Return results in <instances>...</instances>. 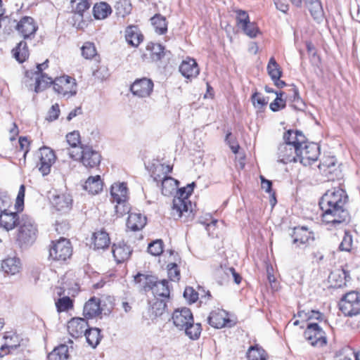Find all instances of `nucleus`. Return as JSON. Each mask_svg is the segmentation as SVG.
Listing matches in <instances>:
<instances>
[{"label": "nucleus", "instance_id": "54", "mask_svg": "<svg viewBox=\"0 0 360 360\" xmlns=\"http://www.w3.org/2000/svg\"><path fill=\"white\" fill-rule=\"evenodd\" d=\"M352 236L349 231L345 232L343 239L340 244V250L342 251L349 252L352 246Z\"/></svg>", "mask_w": 360, "mask_h": 360}, {"label": "nucleus", "instance_id": "30", "mask_svg": "<svg viewBox=\"0 0 360 360\" xmlns=\"http://www.w3.org/2000/svg\"><path fill=\"white\" fill-rule=\"evenodd\" d=\"M134 281L136 283L141 284L143 290L145 291L153 290V287L158 283L157 278L150 276V275H145L142 274H138L134 276Z\"/></svg>", "mask_w": 360, "mask_h": 360}, {"label": "nucleus", "instance_id": "41", "mask_svg": "<svg viewBox=\"0 0 360 360\" xmlns=\"http://www.w3.org/2000/svg\"><path fill=\"white\" fill-rule=\"evenodd\" d=\"M267 71L272 80H278V79H280L281 77L282 72L279 65L276 63L274 57L269 59L267 65Z\"/></svg>", "mask_w": 360, "mask_h": 360}, {"label": "nucleus", "instance_id": "58", "mask_svg": "<svg viewBox=\"0 0 360 360\" xmlns=\"http://www.w3.org/2000/svg\"><path fill=\"white\" fill-rule=\"evenodd\" d=\"M236 20L239 27L246 26L250 22L249 15L245 11L239 10L237 11Z\"/></svg>", "mask_w": 360, "mask_h": 360}, {"label": "nucleus", "instance_id": "50", "mask_svg": "<svg viewBox=\"0 0 360 360\" xmlns=\"http://www.w3.org/2000/svg\"><path fill=\"white\" fill-rule=\"evenodd\" d=\"M56 306L58 311H65L73 307L72 301L68 296H64L59 298L56 302Z\"/></svg>", "mask_w": 360, "mask_h": 360}, {"label": "nucleus", "instance_id": "61", "mask_svg": "<svg viewBox=\"0 0 360 360\" xmlns=\"http://www.w3.org/2000/svg\"><path fill=\"white\" fill-rule=\"evenodd\" d=\"M115 209V212L119 217L129 212V207L127 205V201L117 202Z\"/></svg>", "mask_w": 360, "mask_h": 360}, {"label": "nucleus", "instance_id": "62", "mask_svg": "<svg viewBox=\"0 0 360 360\" xmlns=\"http://www.w3.org/2000/svg\"><path fill=\"white\" fill-rule=\"evenodd\" d=\"M184 297L190 302H195L198 299V293L193 288L187 287L184 292Z\"/></svg>", "mask_w": 360, "mask_h": 360}, {"label": "nucleus", "instance_id": "17", "mask_svg": "<svg viewBox=\"0 0 360 360\" xmlns=\"http://www.w3.org/2000/svg\"><path fill=\"white\" fill-rule=\"evenodd\" d=\"M52 205L59 212H67L71 209L72 198L66 193H53L51 197Z\"/></svg>", "mask_w": 360, "mask_h": 360}, {"label": "nucleus", "instance_id": "32", "mask_svg": "<svg viewBox=\"0 0 360 360\" xmlns=\"http://www.w3.org/2000/svg\"><path fill=\"white\" fill-rule=\"evenodd\" d=\"M13 56L20 63H23L29 56L27 43L24 41L19 42L17 46L12 50Z\"/></svg>", "mask_w": 360, "mask_h": 360}, {"label": "nucleus", "instance_id": "55", "mask_svg": "<svg viewBox=\"0 0 360 360\" xmlns=\"http://www.w3.org/2000/svg\"><path fill=\"white\" fill-rule=\"evenodd\" d=\"M304 1L312 15L321 13V6L319 0H304Z\"/></svg>", "mask_w": 360, "mask_h": 360}, {"label": "nucleus", "instance_id": "9", "mask_svg": "<svg viewBox=\"0 0 360 360\" xmlns=\"http://www.w3.org/2000/svg\"><path fill=\"white\" fill-rule=\"evenodd\" d=\"M319 146L313 142L305 143L299 148L297 151V162L304 166L310 165L316 161L319 156Z\"/></svg>", "mask_w": 360, "mask_h": 360}, {"label": "nucleus", "instance_id": "27", "mask_svg": "<svg viewBox=\"0 0 360 360\" xmlns=\"http://www.w3.org/2000/svg\"><path fill=\"white\" fill-rule=\"evenodd\" d=\"M1 269L8 275H15L20 271V259L15 257H8L2 261Z\"/></svg>", "mask_w": 360, "mask_h": 360}, {"label": "nucleus", "instance_id": "7", "mask_svg": "<svg viewBox=\"0 0 360 360\" xmlns=\"http://www.w3.org/2000/svg\"><path fill=\"white\" fill-rule=\"evenodd\" d=\"M35 155L39 160L37 164L39 171L43 176L48 175L56 160L53 150L49 147L43 146L39 149Z\"/></svg>", "mask_w": 360, "mask_h": 360}, {"label": "nucleus", "instance_id": "36", "mask_svg": "<svg viewBox=\"0 0 360 360\" xmlns=\"http://www.w3.org/2000/svg\"><path fill=\"white\" fill-rule=\"evenodd\" d=\"M94 15L96 19H104L111 13L110 6L105 2L96 4L93 8Z\"/></svg>", "mask_w": 360, "mask_h": 360}, {"label": "nucleus", "instance_id": "34", "mask_svg": "<svg viewBox=\"0 0 360 360\" xmlns=\"http://www.w3.org/2000/svg\"><path fill=\"white\" fill-rule=\"evenodd\" d=\"M84 335L88 344L93 348H95L99 344L102 338L101 330L98 328H88Z\"/></svg>", "mask_w": 360, "mask_h": 360}, {"label": "nucleus", "instance_id": "16", "mask_svg": "<svg viewBox=\"0 0 360 360\" xmlns=\"http://www.w3.org/2000/svg\"><path fill=\"white\" fill-rule=\"evenodd\" d=\"M88 326V323L84 319L72 318L68 323V330L72 338H78L85 335Z\"/></svg>", "mask_w": 360, "mask_h": 360}, {"label": "nucleus", "instance_id": "23", "mask_svg": "<svg viewBox=\"0 0 360 360\" xmlns=\"http://www.w3.org/2000/svg\"><path fill=\"white\" fill-rule=\"evenodd\" d=\"M293 238V244H296L298 247L300 245H305L309 242L310 240H313L312 233L304 227H295L292 234Z\"/></svg>", "mask_w": 360, "mask_h": 360}, {"label": "nucleus", "instance_id": "47", "mask_svg": "<svg viewBox=\"0 0 360 360\" xmlns=\"http://www.w3.org/2000/svg\"><path fill=\"white\" fill-rule=\"evenodd\" d=\"M166 307L167 304L164 300L156 299L151 306L152 314L155 317L161 316L165 311Z\"/></svg>", "mask_w": 360, "mask_h": 360}, {"label": "nucleus", "instance_id": "26", "mask_svg": "<svg viewBox=\"0 0 360 360\" xmlns=\"http://www.w3.org/2000/svg\"><path fill=\"white\" fill-rule=\"evenodd\" d=\"M128 189L125 183H115L111 186L110 195L114 202L127 200Z\"/></svg>", "mask_w": 360, "mask_h": 360}, {"label": "nucleus", "instance_id": "1", "mask_svg": "<svg viewBox=\"0 0 360 360\" xmlns=\"http://www.w3.org/2000/svg\"><path fill=\"white\" fill-rule=\"evenodd\" d=\"M347 195L341 188L328 190L319 202L323 212L322 221L331 228H340L349 221V214L345 208Z\"/></svg>", "mask_w": 360, "mask_h": 360}, {"label": "nucleus", "instance_id": "12", "mask_svg": "<svg viewBox=\"0 0 360 360\" xmlns=\"http://www.w3.org/2000/svg\"><path fill=\"white\" fill-rule=\"evenodd\" d=\"M297 148L291 147L283 142L277 148V162L285 165L297 162Z\"/></svg>", "mask_w": 360, "mask_h": 360}, {"label": "nucleus", "instance_id": "52", "mask_svg": "<svg viewBox=\"0 0 360 360\" xmlns=\"http://www.w3.org/2000/svg\"><path fill=\"white\" fill-rule=\"evenodd\" d=\"M148 252L154 256H158L163 252V243L162 240H156L148 245Z\"/></svg>", "mask_w": 360, "mask_h": 360}, {"label": "nucleus", "instance_id": "35", "mask_svg": "<svg viewBox=\"0 0 360 360\" xmlns=\"http://www.w3.org/2000/svg\"><path fill=\"white\" fill-rule=\"evenodd\" d=\"M35 80L34 91L37 93L43 91L49 86V85L51 84H53L54 82L51 77L44 73H39V75H37Z\"/></svg>", "mask_w": 360, "mask_h": 360}, {"label": "nucleus", "instance_id": "51", "mask_svg": "<svg viewBox=\"0 0 360 360\" xmlns=\"http://www.w3.org/2000/svg\"><path fill=\"white\" fill-rule=\"evenodd\" d=\"M253 105L259 109L263 108L268 103V100L260 93L255 92L251 97Z\"/></svg>", "mask_w": 360, "mask_h": 360}, {"label": "nucleus", "instance_id": "37", "mask_svg": "<svg viewBox=\"0 0 360 360\" xmlns=\"http://www.w3.org/2000/svg\"><path fill=\"white\" fill-rule=\"evenodd\" d=\"M68 347L60 345L49 354L48 358L49 360H68Z\"/></svg>", "mask_w": 360, "mask_h": 360}, {"label": "nucleus", "instance_id": "14", "mask_svg": "<svg viewBox=\"0 0 360 360\" xmlns=\"http://www.w3.org/2000/svg\"><path fill=\"white\" fill-rule=\"evenodd\" d=\"M172 319L174 325L179 330H184L193 321L191 311L186 307L176 309L173 312Z\"/></svg>", "mask_w": 360, "mask_h": 360}, {"label": "nucleus", "instance_id": "6", "mask_svg": "<svg viewBox=\"0 0 360 360\" xmlns=\"http://www.w3.org/2000/svg\"><path fill=\"white\" fill-rule=\"evenodd\" d=\"M339 306L340 311L347 316L358 315L360 313V292L350 291L346 293Z\"/></svg>", "mask_w": 360, "mask_h": 360}, {"label": "nucleus", "instance_id": "24", "mask_svg": "<svg viewBox=\"0 0 360 360\" xmlns=\"http://www.w3.org/2000/svg\"><path fill=\"white\" fill-rule=\"evenodd\" d=\"M227 314L224 310L217 309L212 311L208 316L209 324L216 328L224 327L229 321Z\"/></svg>", "mask_w": 360, "mask_h": 360}, {"label": "nucleus", "instance_id": "49", "mask_svg": "<svg viewBox=\"0 0 360 360\" xmlns=\"http://www.w3.org/2000/svg\"><path fill=\"white\" fill-rule=\"evenodd\" d=\"M79 138V134L77 131H73L67 134V143L72 148L71 150L79 151V148H80V146H77L80 143Z\"/></svg>", "mask_w": 360, "mask_h": 360}, {"label": "nucleus", "instance_id": "29", "mask_svg": "<svg viewBox=\"0 0 360 360\" xmlns=\"http://www.w3.org/2000/svg\"><path fill=\"white\" fill-rule=\"evenodd\" d=\"M146 224V217L140 213H130L129 214L127 226L132 231L142 229Z\"/></svg>", "mask_w": 360, "mask_h": 360}, {"label": "nucleus", "instance_id": "20", "mask_svg": "<svg viewBox=\"0 0 360 360\" xmlns=\"http://www.w3.org/2000/svg\"><path fill=\"white\" fill-rule=\"evenodd\" d=\"M21 217L16 212H7L6 210L0 214V227L8 231L16 226H19Z\"/></svg>", "mask_w": 360, "mask_h": 360}, {"label": "nucleus", "instance_id": "10", "mask_svg": "<svg viewBox=\"0 0 360 360\" xmlns=\"http://www.w3.org/2000/svg\"><path fill=\"white\" fill-rule=\"evenodd\" d=\"M72 253V248L69 240L62 238L56 243L49 250V257L56 261H65L70 258Z\"/></svg>", "mask_w": 360, "mask_h": 360}, {"label": "nucleus", "instance_id": "44", "mask_svg": "<svg viewBox=\"0 0 360 360\" xmlns=\"http://www.w3.org/2000/svg\"><path fill=\"white\" fill-rule=\"evenodd\" d=\"M186 335L191 340H198L200 338L202 328L200 323H190L184 329Z\"/></svg>", "mask_w": 360, "mask_h": 360}, {"label": "nucleus", "instance_id": "15", "mask_svg": "<svg viewBox=\"0 0 360 360\" xmlns=\"http://www.w3.org/2000/svg\"><path fill=\"white\" fill-rule=\"evenodd\" d=\"M16 30L25 39H27L34 36L37 26L32 18L26 16L17 24Z\"/></svg>", "mask_w": 360, "mask_h": 360}, {"label": "nucleus", "instance_id": "48", "mask_svg": "<svg viewBox=\"0 0 360 360\" xmlns=\"http://www.w3.org/2000/svg\"><path fill=\"white\" fill-rule=\"evenodd\" d=\"M81 49L82 55L86 59H91L96 55V49L92 42H85Z\"/></svg>", "mask_w": 360, "mask_h": 360}, {"label": "nucleus", "instance_id": "33", "mask_svg": "<svg viewBox=\"0 0 360 360\" xmlns=\"http://www.w3.org/2000/svg\"><path fill=\"white\" fill-rule=\"evenodd\" d=\"M320 169H323L324 172L328 173V178L330 179L338 176L339 170L336 165L335 159L333 157L328 158V162H325L319 165Z\"/></svg>", "mask_w": 360, "mask_h": 360}, {"label": "nucleus", "instance_id": "39", "mask_svg": "<svg viewBox=\"0 0 360 360\" xmlns=\"http://www.w3.org/2000/svg\"><path fill=\"white\" fill-rule=\"evenodd\" d=\"M116 14L120 17L129 15L132 9L130 0H118L115 6Z\"/></svg>", "mask_w": 360, "mask_h": 360}, {"label": "nucleus", "instance_id": "3", "mask_svg": "<svg viewBox=\"0 0 360 360\" xmlns=\"http://www.w3.org/2000/svg\"><path fill=\"white\" fill-rule=\"evenodd\" d=\"M172 167L169 165H160L153 172L152 177L156 182L162 181V193L165 196L173 195L177 191L178 181L167 176Z\"/></svg>", "mask_w": 360, "mask_h": 360}, {"label": "nucleus", "instance_id": "43", "mask_svg": "<svg viewBox=\"0 0 360 360\" xmlns=\"http://www.w3.org/2000/svg\"><path fill=\"white\" fill-rule=\"evenodd\" d=\"M147 49L150 51V58L154 61H158L165 55L164 47L159 44H148Z\"/></svg>", "mask_w": 360, "mask_h": 360}, {"label": "nucleus", "instance_id": "18", "mask_svg": "<svg viewBox=\"0 0 360 360\" xmlns=\"http://www.w3.org/2000/svg\"><path fill=\"white\" fill-rule=\"evenodd\" d=\"M283 143L298 149L303 146L307 140L303 133L298 130H288L283 136Z\"/></svg>", "mask_w": 360, "mask_h": 360}, {"label": "nucleus", "instance_id": "63", "mask_svg": "<svg viewBox=\"0 0 360 360\" xmlns=\"http://www.w3.org/2000/svg\"><path fill=\"white\" fill-rule=\"evenodd\" d=\"M59 113H60L59 105H58V104L56 103V104L53 105L52 107L51 108V109L49 110L46 119L49 121L56 120L58 117Z\"/></svg>", "mask_w": 360, "mask_h": 360}, {"label": "nucleus", "instance_id": "22", "mask_svg": "<svg viewBox=\"0 0 360 360\" xmlns=\"http://www.w3.org/2000/svg\"><path fill=\"white\" fill-rule=\"evenodd\" d=\"M101 300L95 297L87 301L83 309V314L86 319H93L101 313Z\"/></svg>", "mask_w": 360, "mask_h": 360}, {"label": "nucleus", "instance_id": "60", "mask_svg": "<svg viewBox=\"0 0 360 360\" xmlns=\"http://www.w3.org/2000/svg\"><path fill=\"white\" fill-rule=\"evenodd\" d=\"M72 2L73 4L76 3L75 8V12L81 15H82V13L87 10L90 6L87 0H74Z\"/></svg>", "mask_w": 360, "mask_h": 360}, {"label": "nucleus", "instance_id": "59", "mask_svg": "<svg viewBox=\"0 0 360 360\" xmlns=\"http://www.w3.org/2000/svg\"><path fill=\"white\" fill-rule=\"evenodd\" d=\"M241 28L243 30L244 32L251 38L255 37L259 31L256 25L250 22H249L246 26H243Z\"/></svg>", "mask_w": 360, "mask_h": 360}, {"label": "nucleus", "instance_id": "40", "mask_svg": "<svg viewBox=\"0 0 360 360\" xmlns=\"http://www.w3.org/2000/svg\"><path fill=\"white\" fill-rule=\"evenodd\" d=\"M150 20L157 33L162 34L167 32V23L165 17L160 15H155L150 19Z\"/></svg>", "mask_w": 360, "mask_h": 360}, {"label": "nucleus", "instance_id": "46", "mask_svg": "<svg viewBox=\"0 0 360 360\" xmlns=\"http://www.w3.org/2000/svg\"><path fill=\"white\" fill-rule=\"evenodd\" d=\"M275 93L276 94V98L272 103H270L269 105L270 109L273 112L278 111L279 110L285 107V101L282 98L284 93L283 91H276Z\"/></svg>", "mask_w": 360, "mask_h": 360}, {"label": "nucleus", "instance_id": "4", "mask_svg": "<svg viewBox=\"0 0 360 360\" xmlns=\"http://www.w3.org/2000/svg\"><path fill=\"white\" fill-rule=\"evenodd\" d=\"M79 149V151L69 150L68 154L71 158L79 160L88 169L99 165L101 157L98 151L89 146H80Z\"/></svg>", "mask_w": 360, "mask_h": 360}, {"label": "nucleus", "instance_id": "13", "mask_svg": "<svg viewBox=\"0 0 360 360\" xmlns=\"http://www.w3.org/2000/svg\"><path fill=\"white\" fill-rule=\"evenodd\" d=\"M153 86L151 79L143 77L136 79L131 85L130 90L134 95L139 98H146L151 94Z\"/></svg>", "mask_w": 360, "mask_h": 360}, {"label": "nucleus", "instance_id": "53", "mask_svg": "<svg viewBox=\"0 0 360 360\" xmlns=\"http://www.w3.org/2000/svg\"><path fill=\"white\" fill-rule=\"evenodd\" d=\"M297 315L300 318L306 319L307 320L316 319L322 321L323 319V315L319 311L311 310L308 312L304 311H298Z\"/></svg>", "mask_w": 360, "mask_h": 360}, {"label": "nucleus", "instance_id": "64", "mask_svg": "<svg viewBox=\"0 0 360 360\" xmlns=\"http://www.w3.org/2000/svg\"><path fill=\"white\" fill-rule=\"evenodd\" d=\"M25 188L24 185H21L20 186L18 193L16 198V205L18 207H20L23 205L24 203V198H25Z\"/></svg>", "mask_w": 360, "mask_h": 360}, {"label": "nucleus", "instance_id": "25", "mask_svg": "<svg viewBox=\"0 0 360 360\" xmlns=\"http://www.w3.org/2000/svg\"><path fill=\"white\" fill-rule=\"evenodd\" d=\"M103 182L99 175L89 176L84 184L83 188L89 193L96 195L102 191Z\"/></svg>", "mask_w": 360, "mask_h": 360}, {"label": "nucleus", "instance_id": "2", "mask_svg": "<svg viewBox=\"0 0 360 360\" xmlns=\"http://www.w3.org/2000/svg\"><path fill=\"white\" fill-rule=\"evenodd\" d=\"M37 237V228L34 220L26 214L21 216L17 234V241L20 247L32 245Z\"/></svg>", "mask_w": 360, "mask_h": 360}, {"label": "nucleus", "instance_id": "21", "mask_svg": "<svg viewBox=\"0 0 360 360\" xmlns=\"http://www.w3.org/2000/svg\"><path fill=\"white\" fill-rule=\"evenodd\" d=\"M179 71L186 79L196 77L200 72L196 61L193 58L183 60L179 66Z\"/></svg>", "mask_w": 360, "mask_h": 360}, {"label": "nucleus", "instance_id": "42", "mask_svg": "<svg viewBox=\"0 0 360 360\" xmlns=\"http://www.w3.org/2000/svg\"><path fill=\"white\" fill-rule=\"evenodd\" d=\"M247 358L248 360H266V355L262 348L251 346L247 352Z\"/></svg>", "mask_w": 360, "mask_h": 360}, {"label": "nucleus", "instance_id": "11", "mask_svg": "<svg viewBox=\"0 0 360 360\" xmlns=\"http://www.w3.org/2000/svg\"><path fill=\"white\" fill-rule=\"evenodd\" d=\"M305 339L313 347H321L326 345L325 332L317 323H309L304 331Z\"/></svg>", "mask_w": 360, "mask_h": 360}, {"label": "nucleus", "instance_id": "28", "mask_svg": "<svg viewBox=\"0 0 360 360\" xmlns=\"http://www.w3.org/2000/svg\"><path fill=\"white\" fill-rule=\"evenodd\" d=\"M143 35L136 26L131 25L125 30V39L127 43L134 47H137L143 41Z\"/></svg>", "mask_w": 360, "mask_h": 360}, {"label": "nucleus", "instance_id": "19", "mask_svg": "<svg viewBox=\"0 0 360 360\" xmlns=\"http://www.w3.org/2000/svg\"><path fill=\"white\" fill-rule=\"evenodd\" d=\"M112 252L116 262L122 263L129 258L132 249L124 242H119L113 244Z\"/></svg>", "mask_w": 360, "mask_h": 360}, {"label": "nucleus", "instance_id": "45", "mask_svg": "<svg viewBox=\"0 0 360 360\" xmlns=\"http://www.w3.org/2000/svg\"><path fill=\"white\" fill-rule=\"evenodd\" d=\"M356 354L351 347H345L340 349L336 354V360H352L356 359Z\"/></svg>", "mask_w": 360, "mask_h": 360}, {"label": "nucleus", "instance_id": "38", "mask_svg": "<svg viewBox=\"0 0 360 360\" xmlns=\"http://www.w3.org/2000/svg\"><path fill=\"white\" fill-rule=\"evenodd\" d=\"M153 292L155 296L162 298H168L170 293L168 281L165 279L160 281H158L156 285H155V287H153Z\"/></svg>", "mask_w": 360, "mask_h": 360}, {"label": "nucleus", "instance_id": "56", "mask_svg": "<svg viewBox=\"0 0 360 360\" xmlns=\"http://www.w3.org/2000/svg\"><path fill=\"white\" fill-rule=\"evenodd\" d=\"M168 276L170 280L178 281L180 279V271L175 263H170L167 265Z\"/></svg>", "mask_w": 360, "mask_h": 360}, {"label": "nucleus", "instance_id": "57", "mask_svg": "<svg viewBox=\"0 0 360 360\" xmlns=\"http://www.w3.org/2000/svg\"><path fill=\"white\" fill-rule=\"evenodd\" d=\"M291 90L292 91V97L293 98V102L297 103V104H293L292 106L297 110H303L305 105L300 98L298 89L295 86H292Z\"/></svg>", "mask_w": 360, "mask_h": 360}, {"label": "nucleus", "instance_id": "31", "mask_svg": "<svg viewBox=\"0 0 360 360\" xmlns=\"http://www.w3.org/2000/svg\"><path fill=\"white\" fill-rule=\"evenodd\" d=\"M92 240L94 248L98 250L108 248L110 243L108 233L103 230L94 233Z\"/></svg>", "mask_w": 360, "mask_h": 360}, {"label": "nucleus", "instance_id": "5", "mask_svg": "<svg viewBox=\"0 0 360 360\" xmlns=\"http://www.w3.org/2000/svg\"><path fill=\"white\" fill-rule=\"evenodd\" d=\"M195 183L193 182L186 187L177 189L176 193L179 196L174 198L171 210V215L174 219L181 218L184 212H188L187 200L191 195Z\"/></svg>", "mask_w": 360, "mask_h": 360}, {"label": "nucleus", "instance_id": "8", "mask_svg": "<svg viewBox=\"0 0 360 360\" xmlns=\"http://www.w3.org/2000/svg\"><path fill=\"white\" fill-rule=\"evenodd\" d=\"M53 89L58 94L66 98L75 96L77 92L75 79L66 75L54 79Z\"/></svg>", "mask_w": 360, "mask_h": 360}]
</instances>
